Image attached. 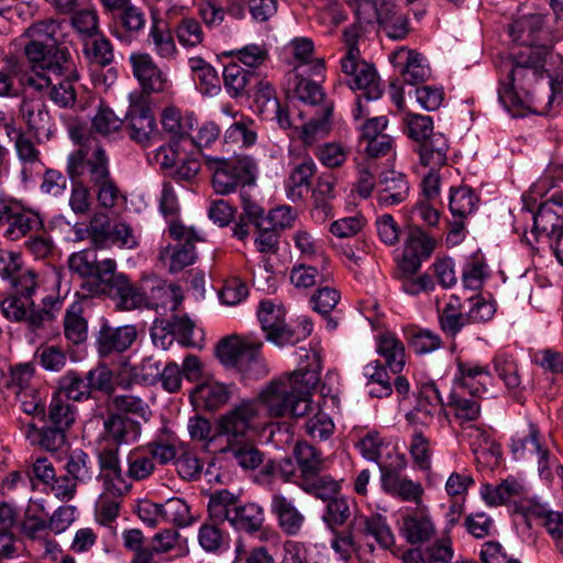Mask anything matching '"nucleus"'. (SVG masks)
<instances>
[{
	"label": "nucleus",
	"instance_id": "40",
	"mask_svg": "<svg viewBox=\"0 0 563 563\" xmlns=\"http://www.w3.org/2000/svg\"><path fill=\"white\" fill-rule=\"evenodd\" d=\"M58 84H53L48 87L49 99L59 108L69 109L74 108L77 101V93L74 88V82L79 79V74L73 66L69 71L63 75Z\"/></svg>",
	"mask_w": 563,
	"mask_h": 563
},
{
	"label": "nucleus",
	"instance_id": "37",
	"mask_svg": "<svg viewBox=\"0 0 563 563\" xmlns=\"http://www.w3.org/2000/svg\"><path fill=\"white\" fill-rule=\"evenodd\" d=\"M443 406L440 390L434 382L422 383L417 391L413 411L406 415L408 421L412 420L415 411L427 418H432L437 410Z\"/></svg>",
	"mask_w": 563,
	"mask_h": 563
},
{
	"label": "nucleus",
	"instance_id": "24",
	"mask_svg": "<svg viewBox=\"0 0 563 563\" xmlns=\"http://www.w3.org/2000/svg\"><path fill=\"white\" fill-rule=\"evenodd\" d=\"M142 297L143 300L140 302L139 307L145 306L156 311L163 309L175 312L184 300L183 289L176 284L157 285L152 287L148 295L142 291Z\"/></svg>",
	"mask_w": 563,
	"mask_h": 563
},
{
	"label": "nucleus",
	"instance_id": "61",
	"mask_svg": "<svg viewBox=\"0 0 563 563\" xmlns=\"http://www.w3.org/2000/svg\"><path fill=\"white\" fill-rule=\"evenodd\" d=\"M15 396L24 413L38 418L41 421H45V405L42 401L38 390L34 388L20 389L15 390Z\"/></svg>",
	"mask_w": 563,
	"mask_h": 563
},
{
	"label": "nucleus",
	"instance_id": "42",
	"mask_svg": "<svg viewBox=\"0 0 563 563\" xmlns=\"http://www.w3.org/2000/svg\"><path fill=\"white\" fill-rule=\"evenodd\" d=\"M405 338L413 352L420 355L431 353L438 350L442 344L439 334L416 325H411L405 330Z\"/></svg>",
	"mask_w": 563,
	"mask_h": 563
},
{
	"label": "nucleus",
	"instance_id": "1",
	"mask_svg": "<svg viewBox=\"0 0 563 563\" xmlns=\"http://www.w3.org/2000/svg\"><path fill=\"white\" fill-rule=\"evenodd\" d=\"M509 36L521 48L498 66V99L514 118H522L537 112L532 89L544 79L547 65L554 58V47L561 37L547 13L519 16L509 25Z\"/></svg>",
	"mask_w": 563,
	"mask_h": 563
},
{
	"label": "nucleus",
	"instance_id": "6",
	"mask_svg": "<svg viewBox=\"0 0 563 563\" xmlns=\"http://www.w3.org/2000/svg\"><path fill=\"white\" fill-rule=\"evenodd\" d=\"M208 512L214 523L229 521L239 531L255 533L264 525V510L255 503L239 504V496L228 489L212 493L208 501Z\"/></svg>",
	"mask_w": 563,
	"mask_h": 563
},
{
	"label": "nucleus",
	"instance_id": "12",
	"mask_svg": "<svg viewBox=\"0 0 563 563\" xmlns=\"http://www.w3.org/2000/svg\"><path fill=\"white\" fill-rule=\"evenodd\" d=\"M130 107L125 114V130L131 141L147 147L152 137L157 133L156 119L144 96L130 97Z\"/></svg>",
	"mask_w": 563,
	"mask_h": 563
},
{
	"label": "nucleus",
	"instance_id": "38",
	"mask_svg": "<svg viewBox=\"0 0 563 563\" xmlns=\"http://www.w3.org/2000/svg\"><path fill=\"white\" fill-rule=\"evenodd\" d=\"M231 387L222 383L202 384L195 388L192 397L201 402L207 410H217L225 405L231 398Z\"/></svg>",
	"mask_w": 563,
	"mask_h": 563
},
{
	"label": "nucleus",
	"instance_id": "60",
	"mask_svg": "<svg viewBox=\"0 0 563 563\" xmlns=\"http://www.w3.org/2000/svg\"><path fill=\"white\" fill-rule=\"evenodd\" d=\"M71 190L68 205L76 216H86L89 213L92 205L91 194L92 190L85 184V180H70Z\"/></svg>",
	"mask_w": 563,
	"mask_h": 563
},
{
	"label": "nucleus",
	"instance_id": "29",
	"mask_svg": "<svg viewBox=\"0 0 563 563\" xmlns=\"http://www.w3.org/2000/svg\"><path fill=\"white\" fill-rule=\"evenodd\" d=\"M317 166L311 158L305 159L296 165L285 180L286 196L292 202L303 197V191L311 187V179L314 176Z\"/></svg>",
	"mask_w": 563,
	"mask_h": 563
},
{
	"label": "nucleus",
	"instance_id": "5",
	"mask_svg": "<svg viewBox=\"0 0 563 563\" xmlns=\"http://www.w3.org/2000/svg\"><path fill=\"white\" fill-rule=\"evenodd\" d=\"M344 36L349 42V48L341 60V69L345 75L352 77L349 81L350 88L360 90L356 95V107L353 110V118L360 120L369 113L366 104L369 101L380 99L384 90L375 67L364 60H360V48L356 45L360 36L358 24H353L345 29Z\"/></svg>",
	"mask_w": 563,
	"mask_h": 563
},
{
	"label": "nucleus",
	"instance_id": "23",
	"mask_svg": "<svg viewBox=\"0 0 563 563\" xmlns=\"http://www.w3.org/2000/svg\"><path fill=\"white\" fill-rule=\"evenodd\" d=\"M460 388L466 389L474 397H481L487 391L493 376L487 365H478L470 362H459Z\"/></svg>",
	"mask_w": 563,
	"mask_h": 563
},
{
	"label": "nucleus",
	"instance_id": "55",
	"mask_svg": "<svg viewBox=\"0 0 563 563\" xmlns=\"http://www.w3.org/2000/svg\"><path fill=\"white\" fill-rule=\"evenodd\" d=\"M388 8H393L391 0H364L352 9L358 24H373L374 22L379 24Z\"/></svg>",
	"mask_w": 563,
	"mask_h": 563
},
{
	"label": "nucleus",
	"instance_id": "54",
	"mask_svg": "<svg viewBox=\"0 0 563 563\" xmlns=\"http://www.w3.org/2000/svg\"><path fill=\"white\" fill-rule=\"evenodd\" d=\"M161 361L153 355L143 358L139 366L131 368V382L125 384L124 387H129L131 383H139L147 386L155 385L161 376Z\"/></svg>",
	"mask_w": 563,
	"mask_h": 563
},
{
	"label": "nucleus",
	"instance_id": "9",
	"mask_svg": "<svg viewBox=\"0 0 563 563\" xmlns=\"http://www.w3.org/2000/svg\"><path fill=\"white\" fill-rule=\"evenodd\" d=\"M112 378V371L104 364H99L85 374L69 369L58 378L56 393L68 401L77 402L95 399L96 393L110 396L114 391Z\"/></svg>",
	"mask_w": 563,
	"mask_h": 563
},
{
	"label": "nucleus",
	"instance_id": "56",
	"mask_svg": "<svg viewBox=\"0 0 563 563\" xmlns=\"http://www.w3.org/2000/svg\"><path fill=\"white\" fill-rule=\"evenodd\" d=\"M162 518L177 527H187L194 522L189 505L179 497H173L162 504Z\"/></svg>",
	"mask_w": 563,
	"mask_h": 563
},
{
	"label": "nucleus",
	"instance_id": "59",
	"mask_svg": "<svg viewBox=\"0 0 563 563\" xmlns=\"http://www.w3.org/2000/svg\"><path fill=\"white\" fill-rule=\"evenodd\" d=\"M257 133L253 120H241L231 124L224 132L225 143H241L243 147H250L256 143Z\"/></svg>",
	"mask_w": 563,
	"mask_h": 563
},
{
	"label": "nucleus",
	"instance_id": "3",
	"mask_svg": "<svg viewBox=\"0 0 563 563\" xmlns=\"http://www.w3.org/2000/svg\"><path fill=\"white\" fill-rule=\"evenodd\" d=\"M257 415L256 400H242L216 422V435L227 439L220 452L230 453L243 470H255L263 463V453L247 437Z\"/></svg>",
	"mask_w": 563,
	"mask_h": 563
},
{
	"label": "nucleus",
	"instance_id": "35",
	"mask_svg": "<svg viewBox=\"0 0 563 563\" xmlns=\"http://www.w3.org/2000/svg\"><path fill=\"white\" fill-rule=\"evenodd\" d=\"M325 511L322 515V521L330 531L343 527L350 520L355 501L345 496L335 495L329 498Z\"/></svg>",
	"mask_w": 563,
	"mask_h": 563
},
{
	"label": "nucleus",
	"instance_id": "15",
	"mask_svg": "<svg viewBox=\"0 0 563 563\" xmlns=\"http://www.w3.org/2000/svg\"><path fill=\"white\" fill-rule=\"evenodd\" d=\"M146 22L144 9L130 3L111 16L109 32L121 43L131 44L144 32Z\"/></svg>",
	"mask_w": 563,
	"mask_h": 563
},
{
	"label": "nucleus",
	"instance_id": "52",
	"mask_svg": "<svg viewBox=\"0 0 563 563\" xmlns=\"http://www.w3.org/2000/svg\"><path fill=\"white\" fill-rule=\"evenodd\" d=\"M64 468L76 482H87L92 478V461L89 455L80 449L69 452Z\"/></svg>",
	"mask_w": 563,
	"mask_h": 563
},
{
	"label": "nucleus",
	"instance_id": "53",
	"mask_svg": "<svg viewBox=\"0 0 563 563\" xmlns=\"http://www.w3.org/2000/svg\"><path fill=\"white\" fill-rule=\"evenodd\" d=\"M84 53L89 63L100 67L109 66L114 59L113 46L101 33L99 38L85 43Z\"/></svg>",
	"mask_w": 563,
	"mask_h": 563
},
{
	"label": "nucleus",
	"instance_id": "13",
	"mask_svg": "<svg viewBox=\"0 0 563 563\" xmlns=\"http://www.w3.org/2000/svg\"><path fill=\"white\" fill-rule=\"evenodd\" d=\"M101 419L100 439L111 446L120 448L132 444L141 435V423L128 415L108 410L101 416Z\"/></svg>",
	"mask_w": 563,
	"mask_h": 563
},
{
	"label": "nucleus",
	"instance_id": "39",
	"mask_svg": "<svg viewBox=\"0 0 563 563\" xmlns=\"http://www.w3.org/2000/svg\"><path fill=\"white\" fill-rule=\"evenodd\" d=\"M64 334L74 345L84 343L87 340L88 322L82 317V307L78 302H73L65 312Z\"/></svg>",
	"mask_w": 563,
	"mask_h": 563
},
{
	"label": "nucleus",
	"instance_id": "16",
	"mask_svg": "<svg viewBox=\"0 0 563 563\" xmlns=\"http://www.w3.org/2000/svg\"><path fill=\"white\" fill-rule=\"evenodd\" d=\"M137 338L135 325L112 327L103 322L96 335V349L101 357L121 354L128 351Z\"/></svg>",
	"mask_w": 563,
	"mask_h": 563
},
{
	"label": "nucleus",
	"instance_id": "50",
	"mask_svg": "<svg viewBox=\"0 0 563 563\" xmlns=\"http://www.w3.org/2000/svg\"><path fill=\"white\" fill-rule=\"evenodd\" d=\"M478 197L470 187L451 188L449 208L454 218H466L477 207Z\"/></svg>",
	"mask_w": 563,
	"mask_h": 563
},
{
	"label": "nucleus",
	"instance_id": "45",
	"mask_svg": "<svg viewBox=\"0 0 563 563\" xmlns=\"http://www.w3.org/2000/svg\"><path fill=\"white\" fill-rule=\"evenodd\" d=\"M68 266L71 272L84 278H97L101 272V261L98 260L95 250H84L71 254L68 258Z\"/></svg>",
	"mask_w": 563,
	"mask_h": 563
},
{
	"label": "nucleus",
	"instance_id": "64",
	"mask_svg": "<svg viewBox=\"0 0 563 563\" xmlns=\"http://www.w3.org/2000/svg\"><path fill=\"white\" fill-rule=\"evenodd\" d=\"M486 264L478 256H473L464 266L462 272L463 285L473 290L482 288L484 279L487 277Z\"/></svg>",
	"mask_w": 563,
	"mask_h": 563
},
{
	"label": "nucleus",
	"instance_id": "36",
	"mask_svg": "<svg viewBox=\"0 0 563 563\" xmlns=\"http://www.w3.org/2000/svg\"><path fill=\"white\" fill-rule=\"evenodd\" d=\"M523 487L520 483L512 477H508L496 486L488 483L483 484L481 497L488 506L496 507L506 504L516 496H520Z\"/></svg>",
	"mask_w": 563,
	"mask_h": 563
},
{
	"label": "nucleus",
	"instance_id": "46",
	"mask_svg": "<svg viewBox=\"0 0 563 563\" xmlns=\"http://www.w3.org/2000/svg\"><path fill=\"white\" fill-rule=\"evenodd\" d=\"M435 245V240L428 235L420 227L416 224L408 225L404 251L429 258Z\"/></svg>",
	"mask_w": 563,
	"mask_h": 563
},
{
	"label": "nucleus",
	"instance_id": "43",
	"mask_svg": "<svg viewBox=\"0 0 563 563\" xmlns=\"http://www.w3.org/2000/svg\"><path fill=\"white\" fill-rule=\"evenodd\" d=\"M21 112L29 129L34 133L40 134L49 130L51 115L45 103L24 100L21 104Z\"/></svg>",
	"mask_w": 563,
	"mask_h": 563
},
{
	"label": "nucleus",
	"instance_id": "63",
	"mask_svg": "<svg viewBox=\"0 0 563 563\" xmlns=\"http://www.w3.org/2000/svg\"><path fill=\"white\" fill-rule=\"evenodd\" d=\"M408 136L417 145L433 132V121L429 115L408 113L405 119Z\"/></svg>",
	"mask_w": 563,
	"mask_h": 563
},
{
	"label": "nucleus",
	"instance_id": "28",
	"mask_svg": "<svg viewBox=\"0 0 563 563\" xmlns=\"http://www.w3.org/2000/svg\"><path fill=\"white\" fill-rule=\"evenodd\" d=\"M43 227L40 214L22 205L21 210L3 228L2 235L10 241H18L31 232L41 231Z\"/></svg>",
	"mask_w": 563,
	"mask_h": 563
},
{
	"label": "nucleus",
	"instance_id": "27",
	"mask_svg": "<svg viewBox=\"0 0 563 563\" xmlns=\"http://www.w3.org/2000/svg\"><path fill=\"white\" fill-rule=\"evenodd\" d=\"M196 122L197 119L192 112L183 114L181 111L174 106L166 107L161 115V123L164 131L169 134L170 139L174 141L190 137V132Z\"/></svg>",
	"mask_w": 563,
	"mask_h": 563
},
{
	"label": "nucleus",
	"instance_id": "18",
	"mask_svg": "<svg viewBox=\"0 0 563 563\" xmlns=\"http://www.w3.org/2000/svg\"><path fill=\"white\" fill-rule=\"evenodd\" d=\"M283 307L275 306L271 300H262L257 309V318L266 340L278 346L286 345L289 324L286 322Z\"/></svg>",
	"mask_w": 563,
	"mask_h": 563
},
{
	"label": "nucleus",
	"instance_id": "22",
	"mask_svg": "<svg viewBox=\"0 0 563 563\" xmlns=\"http://www.w3.org/2000/svg\"><path fill=\"white\" fill-rule=\"evenodd\" d=\"M271 511L276 516L278 526L287 536H297L305 522L303 515L297 509L294 501L285 495L277 493L272 496Z\"/></svg>",
	"mask_w": 563,
	"mask_h": 563
},
{
	"label": "nucleus",
	"instance_id": "32",
	"mask_svg": "<svg viewBox=\"0 0 563 563\" xmlns=\"http://www.w3.org/2000/svg\"><path fill=\"white\" fill-rule=\"evenodd\" d=\"M296 485L305 493L323 501L339 495L341 490V485L336 479L330 475H322L321 472L297 479Z\"/></svg>",
	"mask_w": 563,
	"mask_h": 563
},
{
	"label": "nucleus",
	"instance_id": "47",
	"mask_svg": "<svg viewBox=\"0 0 563 563\" xmlns=\"http://www.w3.org/2000/svg\"><path fill=\"white\" fill-rule=\"evenodd\" d=\"M47 417L51 424L68 430L75 422L76 407L55 391L52 395Z\"/></svg>",
	"mask_w": 563,
	"mask_h": 563
},
{
	"label": "nucleus",
	"instance_id": "14",
	"mask_svg": "<svg viewBox=\"0 0 563 563\" xmlns=\"http://www.w3.org/2000/svg\"><path fill=\"white\" fill-rule=\"evenodd\" d=\"M532 219L531 232L536 240L542 235L555 240L563 231V192H554L547 201L540 203Z\"/></svg>",
	"mask_w": 563,
	"mask_h": 563
},
{
	"label": "nucleus",
	"instance_id": "10",
	"mask_svg": "<svg viewBox=\"0 0 563 563\" xmlns=\"http://www.w3.org/2000/svg\"><path fill=\"white\" fill-rule=\"evenodd\" d=\"M205 161L212 174V188L218 195H229L239 187L252 186L256 181L257 166L250 156L234 158L206 156Z\"/></svg>",
	"mask_w": 563,
	"mask_h": 563
},
{
	"label": "nucleus",
	"instance_id": "20",
	"mask_svg": "<svg viewBox=\"0 0 563 563\" xmlns=\"http://www.w3.org/2000/svg\"><path fill=\"white\" fill-rule=\"evenodd\" d=\"M377 203L380 207L396 206L405 201L409 195V183L405 174L394 169L384 170L378 175Z\"/></svg>",
	"mask_w": 563,
	"mask_h": 563
},
{
	"label": "nucleus",
	"instance_id": "51",
	"mask_svg": "<svg viewBox=\"0 0 563 563\" xmlns=\"http://www.w3.org/2000/svg\"><path fill=\"white\" fill-rule=\"evenodd\" d=\"M379 26L383 29L386 35L394 41L406 38L410 31L407 15L398 13L394 2L393 8H388L384 13L383 19L379 22Z\"/></svg>",
	"mask_w": 563,
	"mask_h": 563
},
{
	"label": "nucleus",
	"instance_id": "30",
	"mask_svg": "<svg viewBox=\"0 0 563 563\" xmlns=\"http://www.w3.org/2000/svg\"><path fill=\"white\" fill-rule=\"evenodd\" d=\"M159 260L169 261L168 271L176 274L192 265L197 260V252L192 238H187L184 243L169 244L159 252Z\"/></svg>",
	"mask_w": 563,
	"mask_h": 563
},
{
	"label": "nucleus",
	"instance_id": "57",
	"mask_svg": "<svg viewBox=\"0 0 563 563\" xmlns=\"http://www.w3.org/2000/svg\"><path fill=\"white\" fill-rule=\"evenodd\" d=\"M448 406L454 411V416L462 422L475 421L481 413V405L473 398H466L457 390L451 393Z\"/></svg>",
	"mask_w": 563,
	"mask_h": 563
},
{
	"label": "nucleus",
	"instance_id": "31",
	"mask_svg": "<svg viewBox=\"0 0 563 563\" xmlns=\"http://www.w3.org/2000/svg\"><path fill=\"white\" fill-rule=\"evenodd\" d=\"M449 143L442 133L432 132L417 145L420 163L424 166L441 167L446 163Z\"/></svg>",
	"mask_w": 563,
	"mask_h": 563
},
{
	"label": "nucleus",
	"instance_id": "2",
	"mask_svg": "<svg viewBox=\"0 0 563 563\" xmlns=\"http://www.w3.org/2000/svg\"><path fill=\"white\" fill-rule=\"evenodd\" d=\"M59 32V22L47 19L33 23L22 35L27 38L25 57L35 73V77H29L26 82L38 91L52 85L49 75L62 77L74 66L69 48L57 38Z\"/></svg>",
	"mask_w": 563,
	"mask_h": 563
},
{
	"label": "nucleus",
	"instance_id": "41",
	"mask_svg": "<svg viewBox=\"0 0 563 563\" xmlns=\"http://www.w3.org/2000/svg\"><path fill=\"white\" fill-rule=\"evenodd\" d=\"M294 455L298 464V479L321 472L323 459L321 453L306 441H298L294 448Z\"/></svg>",
	"mask_w": 563,
	"mask_h": 563
},
{
	"label": "nucleus",
	"instance_id": "4",
	"mask_svg": "<svg viewBox=\"0 0 563 563\" xmlns=\"http://www.w3.org/2000/svg\"><path fill=\"white\" fill-rule=\"evenodd\" d=\"M66 174L69 180L85 179V184L92 189L99 207H115L120 188L112 177L109 157L102 146H97L90 153L81 148L71 152L67 157Z\"/></svg>",
	"mask_w": 563,
	"mask_h": 563
},
{
	"label": "nucleus",
	"instance_id": "8",
	"mask_svg": "<svg viewBox=\"0 0 563 563\" xmlns=\"http://www.w3.org/2000/svg\"><path fill=\"white\" fill-rule=\"evenodd\" d=\"M357 528L360 533L372 536L384 549H389L395 544V536L387 525L386 518L382 515L354 518L345 529L336 528L331 531L333 536L330 542L331 549L344 562H349L360 551V545L354 538V531Z\"/></svg>",
	"mask_w": 563,
	"mask_h": 563
},
{
	"label": "nucleus",
	"instance_id": "19",
	"mask_svg": "<svg viewBox=\"0 0 563 563\" xmlns=\"http://www.w3.org/2000/svg\"><path fill=\"white\" fill-rule=\"evenodd\" d=\"M292 395L290 380L278 377L269 382L255 400L261 401L271 418H282L287 416Z\"/></svg>",
	"mask_w": 563,
	"mask_h": 563
},
{
	"label": "nucleus",
	"instance_id": "34",
	"mask_svg": "<svg viewBox=\"0 0 563 563\" xmlns=\"http://www.w3.org/2000/svg\"><path fill=\"white\" fill-rule=\"evenodd\" d=\"M377 353L385 358L386 366L394 374L402 371L406 363L405 346L394 333L385 332L379 335Z\"/></svg>",
	"mask_w": 563,
	"mask_h": 563
},
{
	"label": "nucleus",
	"instance_id": "26",
	"mask_svg": "<svg viewBox=\"0 0 563 563\" xmlns=\"http://www.w3.org/2000/svg\"><path fill=\"white\" fill-rule=\"evenodd\" d=\"M493 365L498 377L507 389L512 391V398L518 404H523L526 398L521 391V378L518 372L516 358L506 352H498L493 358Z\"/></svg>",
	"mask_w": 563,
	"mask_h": 563
},
{
	"label": "nucleus",
	"instance_id": "33",
	"mask_svg": "<svg viewBox=\"0 0 563 563\" xmlns=\"http://www.w3.org/2000/svg\"><path fill=\"white\" fill-rule=\"evenodd\" d=\"M334 180L331 175L320 176L312 191L313 208L311 217L314 221L323 223L331 214L330 200L334 198Z\"/></svg>",
	"mask_w": 563,
	"mask_h": 563
},
{
	"label": "nucleus",
	"instance_id": "21",
	"mask_svg": "<svg viewBox=\"0 0 563 563\" xmlns=\"http://www.w3.org/2000/svg\"><path fill=\"white\" fill-rule=\"evenodd\" d=\"M222 75L224 88L231 98H246L260 84V71L246 69L236 62L224 66Z\"/></svg>",
	"mask_w": 563,
	"mask_h": 563
},
{
	"label": "nucleus",
	"instance_id": "44",
	"mask_svg": "<svg viewBox=\"0 0 563 563\" xmlns=\"http://www.w3.org/2000/svg\"><path fill=\"white\" fill-rule=\"evenodd\" d=\"M128 476L134 481L148 478L155 471V462L143 445L130 451L126 457Z\"/></svg>",
	"mask_w": 563,
	"mask_h": 563
},
{
	"label": "nucleus",
	"instance_id": "17",
	"mask_svg": "<svg viewBox=\"0 0 563 563\" xmlns=\"http://www.w3.org/2000/svg\"><path fill=\"white\" fill-rule=\"evenodd\" d=\"M132 73L139 81L142 92L150 96L165 88L166 78L147 53H132L129 57Z\"/></svg>",
	"mask_w": 563,
	"mask_h": 563
},
{
	"label": "nucleus",
	"instance_id": "25",
	"mask_svg": "<svg viewBox=\"0 0 563 563\" xmlns=\"http://www.w3.org/2000/svg\"><path fill=\"white\" fill-rule=\"evenodd\" d=\"M400 534L410 544L428 541L435 532L431 518L423 511H413L402 517L399 527Z\"/></svg>",
	"mask_w": 563,
	"mask_h": 563
},
{
	"label": "nucleus",
	"instance_id": "11",
	"mask_svg": "<svg viewBox=\"0 0 563 563\" xmlns=\"http://www.w3.org/2000/svg\"><path fill=\"white\" fill-rule=\"evenodd\" d=\"M96 279L102 284V294L118 298L123 309L139 308L143 300L141 288L133 285L125 274L117 272V263L112 258L101 260V272Z\"/></svg>",
	"mask_w": 563,
	"mask_h": 563
},
{
	"label": "nucleus",
	"instance_id": "58",
	"mask_svg": "<svg viewBox=\"0 0 563 563\" xmlns=\"http://www.w3.org/2000/svg\"><path fill=\"white\" fill-rule=\"evenodd\" d=\"M333 113V103H327L322 108L319 117L312 118L302 128L301 139L303 143L310 144L318 136H323L329 132L331 118Z\"/></svg>",
	"mask_w": 563,
	"mask_h": 563
},
{
	"label": "nucleus",
	"instance_id": "62",
	"mask_svg": "<svg viewBox=\"0 0 563 563\" xmlns=\"http://www.w3.org/2000/svg\"><path fill=\"white\" fill-rule=\"evenodd\" d=\"M169 323V329L174 334V338L185 346L194 345L192 334L195 329V322L188 317V314L173 313L169 318H165Z\"/></svg>",
	"mask_w": 563,
	"mask_h": 563
},
{
	"label": "nucleus",
	"instance_id": "49",
	"mask_svg": "<svg viewBox=\"0 0 563 563\" xmlns=\"http://www.w3.org/2000/svg\"><path fill=\"white\" fill-rule=\"evenodd\" d=\"M148 38L154 44L155 51L159 56L169 58L175 54L176 45L174 37L165 21L153 19Z\"/></svg>",
	"mask_w": 563,
	"mask_h": 563
},
{
	"label": "nucleus",
	"instance_id": "48",
	"mask_svg": "<svg viewBox=\"0 0 563 563\" xmlns=\"http://www.w3.org/2000/svg\"><path fill=\"white\" fill-rule=\"evenodd\" d=\"M401 76L404 82L415 86L424 82L431 76V69L422 54L409 51Z\"/></svg>",
	"mask_w": 563,
	"mask_h": 563
},
{
	"label": "nucleus",
	"instance_id": "7",
	"mask_svg": "<svg viewBox=\"0 0 563 563\" xmlns=\"http://www.w3.org/2000/svg\"><path fill=\"white\" fill-rule=\"evenodd\" d=\"M263 343L251 342L239 335L221 339L216 346V356L228 369H235L242 379L256 380L267 374V368L261 355Z\"/></svg>",
	"mask_w": 563,
	"mask_h": 563
}]
</instances>
